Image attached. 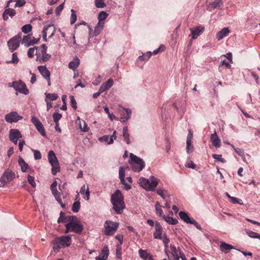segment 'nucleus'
I'll list each match as a JSON object with an SVG mask.
<instances>
[{"label": "nucleus", "instance_id": "f257e3e1", "mask_svg": "<svg viewBox=\"0 0 260 260\" xmlns=\"http://www.w3.org/2000/svg\"><path fill=\"white\" fill-rule=\"evenodd\" d=\"M111 202L113 205V209L117 214L122 213L125 208L123 197L119 190L116 191L111 196Z\"/></svg>", "mask_w": 260, "mask_h": 260}, {"label": "nucleus", "instance_id": "f03ea898", "mask_svg": "<svg viewBox=\"0 0 260 260\" xmlns=\"http://www.w3.org/2000/svg\"><path fill=\"white\" fill-rule=\"evenodd\" d=\"M71 242V236L68 235L55 237L52 241L51 243L53 249L55 252H57L61 248L70 246Z\"/></svg>", "mask_w": 260, "mask_h": 260}, {"label": "nucleus", "instance_id": "7ed1b4c3", "mask_svg": "<svg viewBox=\"0 0 260 260\" xmlns=\"http://www.w3.org/2000/svg\"><path fill=\"white\" fill-rule=\"evenodd\" d=\"M158 183L157 179L153 176H151L149 179L142 177L139 179L140 186L147 191H154Z\"/></svg>", "mask_w": 260, "mask_h": 260}, {"label": "nucleus", "instance_id": "20e7f679", "mask_svg": "<svg viewBox=\"0 0 260 260\" xmlns=\"http://www.w3.org/2000/svg\"><path fill=\"white\" fill-rule=\"evenodd\" d=\"M129 164L132 170L137 172L141 171L145 166V162L142 158L132 153H130Z\"/></svg>", "mask_w": 260, "mask_h": 260}, {"label": "nucleus", "instance_id": "39448f33", "mask_svg": "<svg viewBox=\"0 0 260 260\" xmlns=\"http://www.w3.org/2000/svg\"><path fill=\"white\" fill-rule=\"evenodd\" d=\"M15 177V174L11 170L5 171L0 178V187H5L8 183L13 180Z\"/></svg>", "mask_w": 260, "mask_h": 260}, {"label": "nucleus", "instance_id": "423d86ee", "mask_svg": "<svg viewBox=\"0 0 260 260\" xmlns=\"http://www.w3.org/2000/svg\"><path fill=\"white\" fill-rule=\"evenodd\" d=\"M119 225L118 222H114L111 221H106L105 224L104 234L106 235H112L117 230Z\"/></svg>", "mask_w": 260, "mask_h": 260}, {"label": "nucleus", "instance_id": "0eeeda50", "mask_svg": "<svg viewBox=\"0 0 260 260\" xmlns=\"http://www.w3.org/2000/svg\"><path fill=\"white\" fill-rule=\"evenodd\" d=\"M21 40V34H19L8 42V46L11 52H13L18 48Z\"/></svg>", "mask_w": 260, "mask_h": 260}, {"label": "nucleus", "instance_id": "6e6552de", "mask_svg": "<svg viewBox=\"0 0 260 260\" xmlns=\"http://www.w3.org/2000/svg\"><path fill=\"white\" fill-rule=\"evenodd\" d=\"M9 86L13 87L15 90L24 94H27L29 93L24 82H9Z\"/></svg>", "mask_w": 260, "mask_h": 260}, {"label": "nucleus", "instance_id": "1a4fd4ad", "mask_svg": "<svg viewBox=\"0 0 260 260\" xmlns=\"http://www.w3.org/2000/svg\"><path fill=\"white\" fill-rule=\"evenodd\" d=\"M22 118L23 117L18 115V113L16 111L10 112L5 116V120L10 123L17 122Z\"/></svg>", "mask_w": 260, "mask_h": 260}, {"label": "nucleus", "instance_id": "9d476101", "mask_svg": "<svg viewBox=\"0 0 260 260\" xmlns=\"http://www.w3.org/2000/svg\"><path fill=\"white\" fill-rule=\"evenodd\" d=\"M40 39V37L38 39L32 37L31 34L23 37L22 40V43L24 44L25 46L29 47L30 46L36 44Z\"/></svg>", "mask_w": 260, "mask_h": 260}, {"label": "nucleus", "instance_id": "9b49d317", "mask_svg": "<svg viewBox=\"0 0 260 260\" xmlns=\"http://www.w3.org/2000/svg\"><path fill=\"white\" fill-rule=\"evenodd\" d=\"M57 183L56 181H54L50 186V189L52 191V194L55 197L56 200L60 204L61 207H63L64 206L62 204V200L60 197V193L57 190Z\"/></svg>", "mask_w": 260, "mask_h": 260}, {"label": "nucleus", "instance_id": "f8f14e48", "mask_svg": "<svg viewBox=\"0 0 260 260\" xmlns=\"http://www.w3.org/2000/svg\"><path fill=\"white\" fill-rule=\"evenodd\" d=\"M31 121L36 126L37 131L42 136H46V132L43 125L41 121L36 117L32 116L31 118Z\"/></svg>", "mask_w": 260, "mask_h": 260}, {"label": "nucleus", "instance_id": "ddd939ff", "mask_svg": "<svg viewBox=\"0 0 260 260\" xmlns=\"http://www.w3.org/2000/svg\"><path fill=\"white\" fill-rule=\"evenodd\" d=\"M55 28L53 25H49L45 26L43 30V39L44 41H47V36L49 35V38H52L55 33Z\"/></svg>", "mask_w": 260, "mask_h": 260}, {"label": "nucleus", "instance_id": "4468645a", "mask_svg": "<svg viewBox=\"0 0 260 260\" xmlns=\"http://www.w3.org/2000/svg\"><path fill=\"white\" fill-rule=\"evenodd\" d=\"M72 229V232L81 234L83 230V225L80 221H77L75 222H69Z\"/></svg>", "mask_w": 260, "mask_h": 260}, {"label": "nucleus", "instance_id": "2eb2a0df", "mask_svg": "<svg viewBox=\"0 0 260 260\" xmlns=\"http://www.w3.org/2000/svg\"><path fill=\"white\" fill-rule=\"evenodd\" d=\"M36 54L37 56L36 60L41 63L47 61L51 57L50 54L47 53V51H45V52L44 51L36 52Z\"/></svg>", "mask_w": 260, "mask_h": 260}, {"label": "nucleus", "instance_id": "dca6fc26", "mask_svg": "<svg viewBox=\"0 0 260 260\" xmlns=\"http://www.w3.org/2000/svg\"><path fill=\"white\" fill-rule=\"evenodd\" d=\"M189 30L191 33L192 39H196L203 32L204 27L198 26L194 28H190Z\"/></svg>", "mask_w": 260, "mask_h": 260}, {"label": "nucleus", "instance_id": "f3484780", "mask_svg": "<svg viewBox=\"0 0 260 260\" xmlns=\"http://www.w3.org/2000/svg\"><path fill=\"white\" fill-rule=\"evenodd\" d=\"M132 110L129 109L122 108V111L120 112L121 119L123 122H126L131 117Z\"/></svg>", "mask_w": 260, "mask_h": 260}, {"label": "nucleus", "instance_id": "a211bd4d", "mask_svg": "<svg viewBox=\"0 0 260 260\" xmlns=\"http://www.w3.org/2000/svg\"><path fill=\"white\" fill-rule=\"evenodd\" d=\"M162 228L160 223L156 222L155 224V232L153 233L154 239H159L161 238L162 233Z\"/></svg>", "mask_w": 260, "mask_h": 260}, {"label": "nucleus", "instance_id": "6ab92c4d", "mask_svg": "<svg viewBox=\"0 0 260 260\" xmlns=\"http://www.w3.org/2000/svg\"><path fill=\"white\" fill-rule=\"evenodd\" d=\"M109 254V250L107 246L105 245L101 251V253L99 256L95 258V259L107 260Z\"/></svg>", "mask_w": 260, "mask_h": 260}, {"label": "nucleus", "instance_id": "aec40b11", "mask_svg": "<svg viewBox=\"0 0 260 260\" xmlns=\"http://www.w3.org/2000/svg\"><path fill=\"white\" fill-rule=\"evenodd\" d=\"M210 139L214 146L216 148H219L221 146L220 140L217 136L215 131L211 135Z\"/></svg>", "mask_w": 260, "mask_h": 260}, {"label": "nucleus", "instance_id": "412c9836", "mask_svg": "<svg viewBox=\"0 0 260 260\" xmlns=\"http://www.w3.org/2000/svg\"><path fill=\"white\" fill-rule=\"evenodd\" d=\"M48 159L51 165L58 164L59 162L56 155L53 150H50L48 153Z\"/></svg>", "mask_w": 260, "mask_h": 260}, {"label": "nucleus", "instance_id": "4be33fe9", "mask_svg": "<svg viewBox=\"0 0 260 260\" xmlns=\"http://www.w3.org/2000/svg\"><path fill=\"white\" fill-rule=\"evenodd\" d=\"M22 137L20 131L18 129H11L9 131L10 140H15Z\"/></svg>", "mask_w": 260, "mask_h": 260}, {"label": "nucleus", "instance_id": "5701e85b", "mask_svg": "<svg viewBox=\"0 0 260 260\" xmlns=\"http://www.w3.org/2000/svg\"><path fill=\"white\" fill-rule=\"evenodd\" d=\"M233 249H235V248L232 245L227 244L224 242H221L220 243V249L224 253H228L229 251Z\"/></svg>", "mask_w": 260, "mask_h": 260}, {"label": "nucleus", "instance_id": "b1692460", "mask_svg": "<svg viewBox=\"0 0 260 260\" xmlns=\"http://www.w3.org/2000/svg\"><path fill=\"white\" fill-rule=\"evenodd\" d=\"M39 71L41 75L44 77L45 80H50V72L47 69L45 66H40L38 68Z\"/></svg>", "mask_w": 260, "mask_h": 260}, {"label": "nucleus", "instance_id": "393cba45", "mask_svg": "<svg viewBox=\"0 0 260 260\" xmlns=\"http://www.w3.org/2000/svg\"><path fill=\"white\" fill-rule=\"evenodd\" d=\"M18 162L22 172H25L28 169H29L28 165L25 161L23 158L20 156L18 158Z\"/></svg>", "mask_w": 260, "mask_h": 260}, {"label": "nucleus", "instance_id": "a878e982", "mask_svg": "<svg viewBox=\"0 0 260 260\" xmlns=\"http://www.w3.org/2000/svg\"><path fill=\"white\" fill-rule=\"evenodd\" d=\"M230 32V30L228 27H224L216 35V38L218 41L221 40L225 36H226Z\"/></svg>", "mask_w": 260, "mask_h": 260}, {"label": "nucleus", "instance_id": "bb28decb", "mask_svg": "<svg viewBox=\"0 0 260 260\" xmlns=\"http://www.w3.org/2000/svg\"><path fill=\"white\" fill-rule=\"evenodd\" d=\"M80 193L84 196L83 198L87 201L89 200L90 191L88 186L86 187L85 185H83L80 189Z\"/></svg>", "mask_w": 260, "mask_h": 260}, {"label": "nucleus", "instance_id": "cd10ccee", "mask_svg": "<svg viewBox=\"0 0 260 260\" xmlns=\"http://www.w3.org/2000/svg\"><path fill=\"white\" fill-rule=\"evenodd\" d=\"M15 11L13 9L8 8L5 9L3 14V17L4 20H6L8 19V16L13 17L15 15Z\"/></svg>", "mask_w": 260, "mask_h": 260}, {"label": "nucleus", "instance_id": "c85d7f7f", "mask_svg": "<svg viewBox=\"0 0 260 260\" xmlns=\"http://www.w3.org/2000/svg\"><path fill=\"white\" fill-rule=\"evenodd\" d=\"M140 257L143 260H148L151 258L152 255L148 253L147 250L140 249L138 251Z\"/></svg>", "mask_w": 260, "mask_h": 260}, {"label": "nucleus", "instance_id": "c756f323", "mask_svg": "<svg viewBox=\"0 0 260 260\" xmlns=\"http://www.w3.org/2000/svg\"><path fill=\"white\" fill-rule=\"evenodd\" d=\"M80 59L78 57H76L72 61L69 63V68L74 71L78 67Z\"/></svg>", "mask_w": 260, "mask_h": 260}, {"label": "nucleus", "instance_id": "7c9ffc66", "mask_svg": "<svg viewBox=\"0 0 260 260\" xmlns=\"http://www.w3.org/2000/svg\"><path fill=\"white\" fill-rule=\"evenodd\" d=\"M179 215L180 218L186 223H189L192 220L185 212L180 211L179 213Z\"/></svg>", "mask_w": 260, "mask_h": 260}, {"label": "nucleus", "instance_id": "2f4dec72", "mask_svg": "<svg viewBox=\"0 0 260 260\" xmlns=\"http://www.w3.org/2000/svg\"><path fill=\"white\" fill-rule=\"evenodd\" d=\"M162 218L167 222L170 224L175 225L178 223L177 219H176V218H174L172 217L163 215Z\"/></svg>", "mask_w": 260, "mask_h": 260}, {"label": "nucleus", "instance_id": "473e14b6", "mask_svg": "<svg viewBox=\"0 0 260 260\" xmlns=\"http://www.w3.org/2000/svg\"><path fill=\"white\" fill-rule=\"evenodd\" d=\"M122 136L124 138V140L125 141L126 144H129L130 143V140L129 139V135L128 133L127 127H124L122 130Z\"/></svg>", "mask_w": 260, "mask_h": 260}, {"label": "nucleus", "instance_id": "72a5a7b5", "mask_svg": "<svg viewBox=\"0 0 260 260\" xmlns=\"http://www.w3.org/2000/svg\"><path fill=\"white\" fill-rule=\"evenodd\" d=\"M170 249L171 250V257L174 258L179 256L180 251L176 249V247L174 245H170Z\"/></svg>", "mask_w": 260, "mask_h": 260}, {"label": "nucleus", "instance_id": "f704fd0d", "mask_svg": "<svg viewBox=\"0 0 260 260\" xmlns=\"http://www.w3.org/2000/svg\"><path fill=\"white\" fill-rule=\"evenodd\" d=\"M46 95V100H47L50 101H53L57 99L58 98V95L57 93H47V92L45 93Z\"/></svg>", "mask_w": 260, "mask_h": 260}, {"label": "nucleus", "instance_id": "c9c22d12", "mask_svg": "<svg viewBox=\"0 0 260 260\" xmlns=\"http://www.w3.org/2000/svg\"><path fill=\"white\" fill-rule=\"evenodd\" d=\"M113 85V82H104V83L101 86L99 89H103L102 93L109 88H110Z\"/></svg>", "mask_w": 260, "mask_h": 260}, {"label": "nucleus", "instance_id": "e433bc0d", "mask_svg": "<svg viewBox=\"0 0 260 260\" xmlns=\"http://www.w3.org/2000/svg\"><path fill=\"white\" fill-rule=\"evenodd\" d=\"M119 177L120 182H124L125 180V169L123 167H120L119 170Z\"/></svg>", "mask_w": 260, "mask_h": 260}, {"label": "nucleus", "instance_id": "4c0bfd02", "mask_svg": "<svg viewBox=\"0 0 260 260\" xmlns=\"http://www.w3.org/2000/svg\"><path fill=\"white\" fill-rule=\"evenodd\" d=\"M80 208V202L79 201L75 202L72 207V210L74 213H77Z\"/></svg>", "mask_w": 260, "mask_h": 260}, {"label": "nucleus", "instance_id": "58836bf2", "mask_svg": "<svg viewBox=\"0 0 260 260\" xmlns=\"http://www.w3.org/2000/svg\"><path fill=\"white\" fill-rule=\"evenodd\" d=\"M246 233L248 235L249 237L252 238L258 239L260 240L259 234L256 232H254L251 231H246Z\"/></svg>", "mask_w": 260, "mask_h": 260}, {"label": "nucleus", "instance_id": "ea45409f", "mask_svg": "<svg viewBox=\"0 0 260 260\" xmlns=\"http://www.w3.org/2000/svg\"><path fill=\"white\" fill-rule=\"evenodd\" d=\"M151 55V52L148 51L145 54H143V55L139 56V59L141 60H148Z\"/></svg>", "mask_w": 260, "mask_h": 260}, {"label": "nucleus", "instance_id": "a19ab883", "mask_svg": "<svg viewBox=\"0 0 260 260\" xmlns=\"http://www.w3.org/2000/svg\"><path fill=\"white\" fill-rule=\"evenodd\" d=\"M155 207L156 213L159 216H161L162 217V216L164 215H162L163 211L161 209V207L159 203L158 202H156L155 204Z\"/></svg>", "mask_w": 260, "mask_h": 260}, {"label": "nucleus", "instance_id": "79ce46f5", "mask_svg": "<svg viewBox=\"0 0 260 260\" xmlns=\"http://www.w3.org/2000/svg\"><path fill=\"white\" fill-rule=\"evenodd\" d=\"M193 146L191 145V141H186V150L188 154H190L193 151Z\"/></svg>", "mask_w": 260, "mask_h": 260}, {"label": "nucleus", "instance_id": "37998d69", "mask_svg": "<svg viewBox=\"0 0 260 260\" xmlns=\"http://www.w3.org/2000/svg\"><path fill=\"white\" fill-rule=\"evenodd\" d=\"M51 166H52L51 173L53 175H55L57 172L60 171V166L59 163L56 164H56H54L53 165Z\"/></svg>", "mask_w": 260, "mask_h": 260}, {"label": "nucleus", "instance_id": "c03bdc74", "mask_svg": "<svg viewBox=\"0 0 260 260\" xmlns=\"http://www.w3.org/2000/svg\"><path fill=\"white\" fill-rule=\"evenodd\" d=\"M71 16L70 19V23L71 24H73L75 23L77 20V15L76 14V11L73 9L71 10Z\"/></svg>", "mask_w": 260, "mask_h": 260}, {"label": "nucleus", "instance_id": "a18cd8bd", "mask_svg": "<svg viewBox=\"0 0 260 260\" xmlns=\"http://www.w3.org/2000/svg\"><path fill=\"white\" fill-rule=\"evenodd\" d=\"M18 61L19 59L17 57V53L15 52L12 54V57L11 60L7 61V62L9 63L17 64L18 62Z\"/></svg>", "mask_w": 260, "mask_h": 260}, {"label": "nucleus", "instance_id": "49530a36", "mask_svg": "<svg viewBox=\"0 0 260 260\" xmlns=\"http://www.w3.org/2000/svg\"><path fill=\"white\" fill-rule=\"evenodd\" d=\"M32 29V26L30 24H28L24 25L22 26L21 30L22 32H23L25 34L28 33L30 32Z\"/></svg>", "mask_w": 260, "mask_h": 260}, {"label": "nucleus", "instance_id": "de8ad7c7", "mask_svg": "<svg viewBox=\"0 0 260 260\" xmlns=\"http://www.w3.org/2000/svg\"><path fill=\"white\" fill-rule=\"evenodd\" d=\"M116 254L118 258H121V245H120V244H116Z\"/></svg>", "mask_w": 260, "mask_h": 260}, {"label": "nucleus", "instance_id": "09e8293b", "mask_svg": "<svg viewBox=\"0 0 260 260\" xmlns=\"http://www.w3.org/2000/svg\"><path fill=\"white\" fill-rule=\"evenodd\" d=\"M108 17V14L104 12V11H102L101 12H100L99 14V16H98V19H99V21H103V20H104L105 19H106L107 18V17Z\"/></svg>", "mask_w": 260, "mask_h": 260}, {"label": "nucleus", "instance_id": "8fccbe9b", "mask_svg": "<svg viewBox=\"0 0 260 260\" xmlns=\"http://www.w3.org/2000/svg\"><path fill=\"white\" fill-rule=\"evenodd\" d=\"M212 157L216 159L217 161L221 162L222 163L226 162V160L224 159L223 158H222V155L221 154H212Z\"/></svg>", "mask_w": 260, "mask_h": 260}, {"label": "nucleus", "instance_id": "3c124183", "mask_svg": "<svg viewBox=\"0 0 260 260\" xmlns=\"http://www.w3.org/2000/svg\"><path fill=\"white\" fill-rule=\"evenodd\" d=\"M62 115L59 113L55 112L53 114V118L55 123H58L59 120L61 119Z\"/></svg>", "mask_w": 260, "mask_h": 260}, {"label": "nucleus", "instance_id": "603ef678", "mask_svg": "<svg viewBox=\"0 0 260 260\" xmlns=\"http://www.w3.org/2000/svg\"><path fill=\"white\" fill-rule=\"evenodd\" d=\"M38 49V47H37L30 48L27 51L28 56L30 58L34 57L35 50H37Z\"/></svg>", "mask_w": 260, "mask_h": 260}, {"label": "nucleus", "instance_id": "864d4df0", "mask_svg": "<svg viewBox=\"0 0 260 260\" xmlns=\"http://www.w3.org/2000/svg\"><path fill=\"white\" fill-rule=\"evenodd\" d=\"M32 151L34 152V158L36 160H39L42 158V155L39 150L32 149Z\"/></svg>", "mask_w": 260, "mask_h": 260}, {"label": "nucleus", "instance_id": "5fc2aeb1", "mask_svg": "<svg viewBox=\"0 0 260 260\" xmlns=\"http://www.w3.org/2000/svg\"><path fill=\"white\" fill-rule=\"evenodd\" d=\"M95 5L98 8H103L106 6L103 0H95Z\"/></svg>", "mask_w": 260, "mask_h": 260}, {"label": "nucleus", "instance_id": "6e6d98bb", "mask_svg": "<svg viewBox=\"0 0 260 260\" xmlns=\"http://www.w3.org/2000/svg\"><path fill=\"white\" fill-rule=\"evenodd\" d=\"M27 181L28 183L31 185L32 187H35L36 186V183L35 181L34 177L30 176V175H28L27 176Z\"/></svg>", "mask_w": 260, "mask_h": 260}, {"label": "nucleus", "instance_id": "4d7b16f0", "mask_svg": "<svg viewBox=\"0 0 260 260\" xmlns=\"http://www.w3.org/2000/svg\"><path fill=\"white\" fill-rule=\"evenodd\" d=\"M66 218H67V216H65L64 213L62 211H61L60 212V216L57 220L58 223L66 222Z\"/></svg>", "mask_w": 260, "mask_h": 260}, {"label": "nucleus", "instance_id": "13d9d810", "mask_svg": "<svg viewBox=\"0 0 260 260\" xmlns=\"http://www.w3.org/2000/svg\"><path fill=\"white\" fill-rule=\"evenodd\" d=\"M70 98L71 106L72 107V108L76 110L77 108V102H76L74 96L71 95L70 96Z\"/></svg>", "mask_w": 260, "mask_h": 260}, {"label": "nucleus", "instance_id": "bf43d9fd", "mask_svg": "<svg viewBox=\"0 0 260 260\" xmlns=\"http://www.w3.org/2000/svg\"><path fill=\"white\" fill-rule=\"evenodd\" d=\"M221 3V0H215L214 2L211 3L209 5L211 6L212 8L215 9L219 7Z\"/></svg>", "mask_w": 260, "mask_h": 260}, {"label": "nucleus", "instance_id": "052dcab7", "mask_svg": "<svg viewBox=\"0 0 260 260\" xmlns=\"http://www.w3.org/2000/svg\"><path fill=\"white\" fill-rule=\"evenodd\" d=\"M14 1L16 2L15 7H21L23 6L25 3L26 2L25 0H14Z\"/></svg>", "mask_w": 260, "mask_h": 260}, {"label": "nucleus", "instance_id": "680f3d73", "mask_svg": "<svg viewBox=\"0 0 260 260\" xmlns=\"http://www.w3.org/2000/svg\"><path fill=\"white\" fill-rule=\"evenodd\" d=\"M67 99V96L66 95H63L61 97V100L63 102V105L60 108V109L63 111H65L67 109V104L66 103V101Z\"/></svg>", "mask_w": 260, "mask_h": 260}, {"label": "nucleus", "instance_id": "e2e57ef3", "mask_svg": "<svg viewBox=\"0 0 260 260\" xmlns=\"http://www.w3.org/2000/svg\"><path fill=\"white\" fill-rule=\"evenodd\" d=\"M117 138L116 136V131H114L113 132V135L110 137V140L109 142H108V144H112L114 142V140H116Z\"/></svg>", "mask_w": 260, "mask_h": 260}, {"label": "nucleus", "instance_id": "0e129e2a", "mask_svg": "<svg viewBox=\"0 0 260 260\" xmlns=\"http://www.w3.org/2000/svg\"><path fill=\"white\" fill-rule=\"evenodd\" d=\"M234 150L241 157H244V155L245 153H244V150L243 149L238 148H234Z\"/></svg>", "mask_w": 260, "mask_h": 260}, {"label": "nucleus", "instance_id": "69168bd1", "mask_svg": "<svg viewBox=\"0 0 260 260\" xmlns=\"http://www.w3.org/2000/svg\"><path fill=\"white\" fill-rule=\"evenodd\" d=\"M104 22H103V21H100V22L99 21L97 26L95 27V32L96 31H100V30L103 29V28L104 27Z\"/></svg>", "mask_w": 260, "mask_h": 260}, {"label": "nucleus", "instance_id": "338daca9", "mask_svg": "<svg viewBox=\"0 0 260 260\" xmlns=\"http://www.w3.org/2000/svg\"><path fill=\"white\" fill-rule=\"evenodd\" d=\"M77 221V218L75 216H68L66 218V221H69V222H75Z\"/></svg>", "mask_w": 260, "mask_h": 260}, {"label": "nucleus", "instance_id": "774afa93", "mask_svg": "<svg viewBox=\"0 0 260 260\" xmlns=\"http://www.w3.org/2000/svg\"><path fill=\"white\" fill-rule=\"evenodd\" d=\"M110 137L108 135H104L99 138V140L102 142H109Z\"/></svg>", "mask_w": 260, "mask_h": 260}]
</instances>
